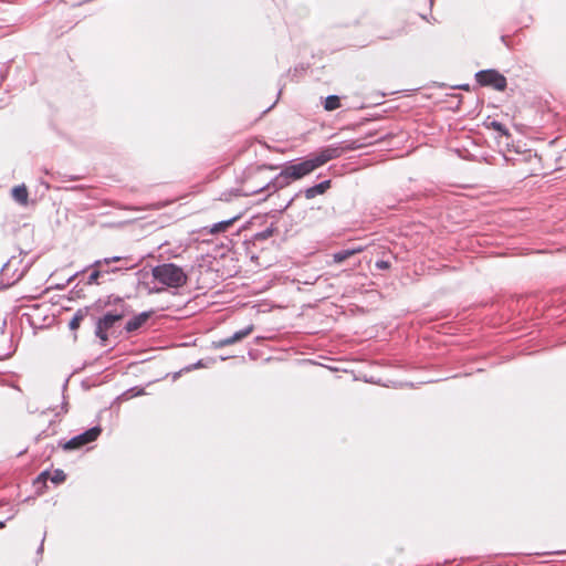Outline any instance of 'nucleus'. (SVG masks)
<instances>
[{"label": "nucleus", "instance_id": "nucleus-1", "mask_svg": "<svg viewBox=\"0 0 566 566\" xmlns=\"http://www.w3.org/2000/svg\"><path fill=\"white\" fill-rule=\"evenodd\" d=\"M363 146L358 140L344 142L337 145L323 148L317 154L306 158L303 161L291 163L286 165L276 176L273 188L285 187L292 180H298L315 169L322 167L332 159L338 158L346 151L359 149Z\"/></svg>", "mask_w": 566, "mask_h": 566}, {"label": "nucleus", "instance_id": "nucleus-2", "mask_svg": "<svg viewBox=\"0 0 566 566\" xmlns=\"http://www.w3.org/2000/svg\"><path fill=\"white\" fill-rule=\"evenodd\" d=\"M153 277L168 287H181L187 283V274L182 268L174 263L159 264L151 270Z\"/></svg>", "mask_w": 566, "mask_h": 566}, {"label": "nucleus", "instance_id": "nucleus-3", "mask_svg": "<svg viewBox=\"0 0 566 566\" xmlns=\"http://www.w3.org/2000/svg\"><path fill=\"white\" fill-rule=\"evenodd\" d=\"M476 81L484 86H492L497 91L506 87V78L495 70H484L476 73Z\"/></svg>", "mask_w": 566, "mask_h": 566}, {"label": "nucleus", "instance_id": "nucleus-4", "mask_svg": "<svg viewBox=\"0 0 566 566\" xmlns=\"http://www.w3.org/2000/svg\"><path fill=\"white\" fill-rule=\"evenodd\" d=\"M101 428L99 427H93L85 432L77 434L70 439L65 444V450H74L84 447L85 444L93 442L97 439V437L101 434Z\"/></svg>", "mask_w": 566, "mask_h": 566}, {"label": "nucleus", "instance_id": "nucleus-5", "mask_svg": "<svg viewBox=\"0 0 566 566\" xmlns=\"http://www.w3.org/2000/svg\"><path fill=\"white\" fill-rule=\"evenodd\" d=\"M123 313H106L96 324L95 335L103 342L107 340V331L112 328L116 322L123 318Z\"/></svg>", "mask_w": 566, "mask_h": 566}, {"label": "nucleus", "instance_id": "nucleus-6", "mask_svg": "<svg viewBox=\"0 0 566 566\" xmlns=\"http://www.w3.org/2000/svg\"><path fill=\"white\" fill-rule=\"evenodd\" d=\"M122 256L105 258L96 260L90 268L93 269L92 273L87 279V284H99L98 279L105 275L104 265H109L112 262H118Z\"/></svg>", "mask_w": 566, "mask_h": 566}, {"label": "nucleus", "instance_id": "nucleus-7", "mask_svg": "<svg viewBox=\"0 0 566 566\" xmlns=\"http://www.w3.org/2000/svg\"><path fill=\"white\" fill-rule=\"evenodd\" d=\"M252 331H253V325H250L239 332H235L232 336L221 339L219 342V346L224 347V346L232 345L237 342H240L241 339H243L244 337L250 335L252 333Z\"/></svg>", "mask_w": 566, "mask_h": 566}, {"label": "nucleus", "instance_id": "nucleus-8", "mask_svg": "<svg viewBox=\"0 0 566 566\" xmlns=\"http://www.w3.org/2000/svg\"><path fill=\"white\" fill-rule=\"evenodd\" d=\"M331 188V180L322 181L304 191L306 199H313L318 195L325 193Z\"/></svg>", "mask_w": 566, "mask_h": 566}, {"label": "nucleus", "instance_id": "nucleus-9", "mask_svg": "<svg viewBox=\"0 0 566 566\" xmlns=\"http://www.w3.org/2000/svg\"><path fill=\"white\" fill-rule=\"evenodd\" d=\"M148 318H149L148 313H146V312L140 313L126 323L125 329L129 333L135 332L139 327H142L147 322Z\"/></svg>", "mask_w": 566, "mask_h": 566}, {"label": "nucleus", "instance_id": "nucleus-10", "mask_svg": "<svg viewBox=\"0 0 566 566\" xmlns=\"http://www.w3.org/2000/svg\"><path fill=\"white\" fill-rule=\"evenodd\" d=\"M239 217H233L229 220H224V221H220V222H217L214 224H212L209 229H208V233L210 234H217V233H220V232H224L227 231L235 220H238Z\"/></svg>", "mask_w": 566, "mask_h": 566}, {"label": "nucleus", "instance_id": "nucleus-11", "mask_svg": "<svg viewBox=\"0 0 566 566\" xmlns=\"http://www.w3.org/2000/svg\"><path fill=\"white\" fill-rule=\"evenodd\" d=\"M12 197L13 199L19 202L20 205H27L28 203V190L25 186H17L12 189Z\"/></svg>", "mask_w": 566, "mask_h": 566}, {"label": "nucleus", "instance_id": "nucleus-12", "mask_svg": "<svg viewBox=\"0 0 566 566\" xmlns=\"http://www.w3.org/2000/svg\"><path fill=\"white\" fill-rule=\"evenodd\" d=\"M355 254H358V250L346 249V250H342V251L335 252L333 254V260H334L335 263H342V262H344L345 260H347L348 258H350V256H353Z\"/></svg>", "mask_w": 566, "mask_h": 566}, {"label": "nucleus", "instance_id": "nucleus-13", "mask_svg": "<svg viewBox=\"0 0 566 566\" xmlns=\"http://www.w3.org/2000/svg\"><path fill=\"white\" fill-rule=\"evenodd\" d=\"M340 107L339 97L336 95H329L325 98L324 108L328 112L335 111Z\"/></svg>", "mask_w": 566, "mask_h": 566}, {"label": "nucleus", "instance_id": "nucleus-14", "mask_svg": "<svg viewBox=\"0 0 566 566\" xmlns=\"http://www.w3.org/2000/svg\"><path fill=\"white\" fill-rule=\"evenodd\" d=\"M85 313L82 311H77L73 318L69 323V327L72 331H75L80 327L81 322L84 319Z\"/></svg>", "mask_w": 566, "mask_h": 566}, {"label": "nucleus", "instance_id": "nucleus-15", "mask_svg": "<svg viewBox=\"0 0 566 566\" xmlns=\"http://www.w3.org/2000/svg\"><path fill=\"white\" fill-rule=\"evenodd\" d=\"M66 475L62 470H55L50 476L51 481L54 484L62 483L65 480Z\"/></svg>", "mask_w": 566, "mask_h": 566}, {"label": "nucleus", "instance_id": "nucleus-16", "mask_svg": "<svg viewBox=\"0 0 566 566\" xmlns=\"http://www.w3.org/2000/svg\"><path fill=\"white\" fill-rule=\"evenodd\" d=\"M490 125L494 130L501 133L502 135H509L507 129L500 122L493 120Z\"/></svg>", "mask_w": 566, "mask_h": 566}, {"label": "nucleus", "instance_id": "nucleus-17", "mask_svg": "<svg viewBox=\"0 0 566 566\" xmlns=\"http://www.w3.org/2000/svg\"><path fill=\"white\" fill-rule=\"evenodd\" d=\"M127 269L128 268H112V269H109L108 265H104V271H107V272H105V274L115 273V272H118L122 270H127Z\"/></svg>", "mask_w": 566, "mask_h": 566}, {"label": "nucleus", "instance_id": "nucleus-18", "mask_svg": "<svg viewBox=\"0 0 566 566\" xmlns=\"http://www.w3.org/2000/svg\"><path fill=\"white\" fill-rule=\"evenodd\" d=\"M376 266L380 270H386L389 268V263L387 261H377Z\"/></svg>", "mask_w": 566, "mask_h": 566}, {"label": "nucleus", "instance_id": "nucleus-19", "mask_svg": "<svg viewBox=\"0 0 566 566\" xmlns=\"http://www.w3.org/2000/svg\"><path fill=\"white\" fill-rule=\"evenodd\" d=\"M350 250H358V253L363 252L365 250V247L363 245H355L353 248H350Z\"/></svg>", "mask_w": 566, "mask_h": 566}, {"label": "nucleus", "instance_id": "nucleus-20", "mask_svg": "<svg viewBox=\"0 0 566 566\" xmlns=\"http://www.w3.org/2000/svg\"><path fill=\"white\" fill-rule=\"evenodd\" d=\"M4 527V523L0 521V528Z\"/></svg>", "mask_w": 566, "mask_h": 566}, {"label": "nucleus", "instance_id": "nucleus-21", "mask_svg": "<svg viewBox=\"0 0 566 566\" xmlns=\"http://www.w3.org/2000/svg\"><path fill=\"white\" fill-rule=\"evenodd\" d=\"M46 475H48V473H46V472H43V473L41 474V476H43V478H45Z\"/></svg>", "mask_w": 566, "mask_h": 566}, {"label": "nucleus", "instance_id": "nucleus-22", "mask_svg": "<svg viewBox=\"0 0 566 566\" xmlns=\"http://www.w3.org/2000/svg\"><path fill=\"white\" fill-rule=\"evenodd\" d=\"M292 201H293V199H292L291 201H289V203H287L286 208H287V207H290V206L292 205Z\"/></svg>", "mask_w": 566, "mask_h": 566}]
</instances>
